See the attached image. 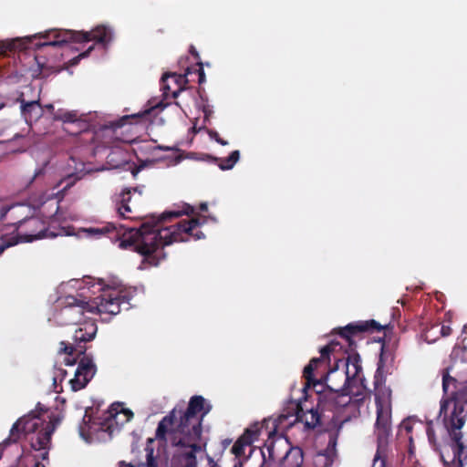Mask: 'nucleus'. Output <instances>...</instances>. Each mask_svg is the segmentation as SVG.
<instances>
[{"label": "nucleus", "mask_w": 467, "mask_h": 467, "mask_svg": "<svg viewBox=\"0 0 467 467\" xmlns=\"http://www.w3.org/2000/svg\"><path fill=\"white\" fill-rule=\"evenodd\" d=\"M257 430H246L245 433L233 445L231 451L236 458L244 453V447L249 446L253 442V437L257 435Z\"/></svg>", "instance_id": "obj_25"}, {"label": "nucleus", "mask_w": 467, "mask_h": 467, "mask_svg": "<svg viewBox=\"0 0 467 467\" xmlns=\"http://www.w3.org/2000/svg\"><path fill=\"white\" fill-rule=\"evenodd\" d=\"M321 388L322 389L317 390V408L322 410H332L333 408H335L336 400L339 390H347V387L343 389V386L339 389H333L327 386V390L323 389V386Z\"/></svg>", "instance_id": "obj_19"}, {"label": "nucleus", "mask_w": 467, "mask_h": 467, "mask_svg": "<svg viewBox=\"0 0 467 467\" xmlns=\"http://www.w3.org/2000/svg\"><path fill=\"white\" fill-rule=\"evenodd\" d=\"M441 335L446 337V336H449L451 334V327L449 326H445L443 325L441 327Z\"/></svg>", "instance_id": "obj_48"}, {"label": "nucleus", "mask_w": 467, "mask_h": 467, "mask_svg": "<svg viewBox=\"0 0 467 467\" xmlns=\"http://www.w3.org/2000/svg\"><path fill=\"white\" fill-rule=\"evenodd\" d=\"M55 119H59V120H62L64 123H65V127H64V130L68 132V133H74L76 134L77 132H74L70 126H81L82 127V130L80 131V139H81V141L83 142H93L92 140H83V137H82V132L86 130H96V129H90L89 128V124L86 121H83V120H80L78 119V113L77 111H63V110H58L56 114H55Z\"/></svg>", "instance_id": "obj_14"}, {"label": "nucleus", "mask_w": 467, "mask_h": 467, "mask_svg": "<svg viewBox=\"0 0 467 467\" xmlns=\"http://www.w3.org/2000/svg\"><path fill=\"white\" fill-rule=\"evenodd\" d=\"M288 447V442L286 440H283L281 438L270 441L269 443L265 444L264 449L262 450V455L264 457V460H266V452L268 454V460L271 461H279L280 458L283 456L279 453V451L281 449H286Z\"/></svg>", "instance_id": "obj_24"}, {"label": "nucleus", "mask_w": 467, "mask_h": 467, "mask_svg": "<svg viewBox=\"0 0 467 467\" xmlns=\"http://www.w3.org/2000/svg\"><path fill=\"white\" fill-rule=\"evenodd\" d=\"M131 190V192H138L140 195L142 194L143 186H137L133 188H130Z\"/></svg>", "instance_id": "obj_50"}, {"label": "nucleus", "mask_w": 467, "mask_h": 467, "mask_svg": "<svg viewBox=\"0 0 467 467\" xmlns=\"http://www.w3.org/2000/svg\"><path fill=\"white\" fill-rule=\"evenodd\" d=\"M383 327L375 320L361 321L358 323H350L345 327L340 328V336L351 344L350 337L358 333L365 331H380Z\"/></svg>", "instance_id": "obj_17"}, {"label": "nucleus", "mask_w": 467, "mask_h": 467, "mask_svg": "<svg viewBox=\"0 0 467 467\" xmlns=\"http://www.w3.org/2000/svg\"><path fill=\"white\" fill-rule=\"evenodd\" d=\"M71 130L74 131V132H78L76 134L74 133H69L70 135H73V136H77L78 137V142L83 145L85 144H88V142H83L81 141V139H80V131L82 130V127L81 126H70ZM92 144H94V146H96L97 144L94 143V142H91Z\"/></svg>", "instance_id": "obj_43"}, {"label": "nucleus", "mask_w": 467, "mask_h": 467, "mask_svg": "<svg viewBox=\"0 0 467 467\" xmlns=\"http://www.w3.org/2000/svg\"><path fill=\"white\" fill-rule=\"evenodd\" d=\"M42 421L34 412L20 418L11 428L10 436L5 441V444L16 442L21 433H32L38 430Z\"/></svg>", "instance_id": "obj_11"}, {"label": "nucleus", "mask_w": 467, "mask_h": 467, "mask_svg": "<svg viewBox=\"0 0 467 467\" xmlns=\"http://www.w3.org/2000/svg\"><path fill=\"white\" fill-rule=\"evenodd\" d=\"M420 338L427 344H433L438 340V331L434 326L424 327L420 334Z\"/></svg>", "instance_id": "obj_32"}, {"label": "nucleus", "mask_w": 467, "mask_h": 467, "mask_svg": "<svg viewBox=\"0 0 467 467\" xmlns=\"http://www.w3.org/2000/svg\"><path fill=\"white\" fill-rule=\"evenodd\" d=\"M131 201V190L125 189L118 197L117 203L129 204Z\"/></svg>", "instance_id": "obj_39"}, {"label": "nucleus", "mask_w": 467, "mask_h": 467, "mask_svg": "<svg viewBox=\"0 0 467 467\" xmlns=\"http://www.w3.org/2000/svg\"><path fill=\"white\" fill-rule=\"evenodd\" d=\"M346 390H342V392H338L337 398L336 400L335 408L337 407H345L351 401V397H349L348 392H345Z\"/></svg>", "instance_id": "obj_34"}, {"label": "nucleus", "mask_w": 467, "mask_h": 467, "mask_svg": "<svg viewBox=\"0 0 467 467\" xmlns=\"http://www.w3.org/2000/svg\"><path fill=\"white\" fill-rule=\"evenodd\" d=\"M342 424H343V421L338 426L337 432L329 435V441H328L327 448V450L328 451H334L336 450L337 435L342 427Z\"/></svg>", "instance_id": "obj_38"}, {"label": "nucleus", "mask_w": 467, "mask_h": 467, "mask_svg": "<svg viewBox=\"0 0 467 467\" xmlns=\"http://www.w3.org/2000/svg\"><path fill=\"white\" fill-rule=\"evenodd\" d=\"M61 420V417L58 415L50 418L46 427L32 440L31 446L34 450L46 449L47 444H50L51 436L56 428L60 424Z\"/></svg>", "instance_id": "obj_15"}, {"label": "nucleus", "mask_w": 467, "mask_h": 467, "mask_svg": "<svg viewBox=\"0 0 467 467\" xmlns=\"http://www.w3.org/2000/svg\"><path fill=\"white\" fill-rule=\"evenodd\" d=\"M379 467H384V462L383 461L380 462Z\"/></svg>", "instance_id": "obj_61"}, {"label": "nucleus", "mask_w": 467, "mask_h": 467, "mask_svg": "<svg viewBox=\"0 0 467 467\" xmlns=\"http://www.w3.org/2000/svg\"><path fill=\"white\" fill-rule=\"evenodd\" d=\"M240 158L239 150L232 151L226 158H215L221 170H231Z\"/></svg>", "instance_id": "obj_30"}, {"label": "nucleus", "mask_w": 467, "mask_h": 467, "mask_svg": "<svg viewBox=\"0 0 467 467\" xmlns=\"http://www.w3.org/2000/svg\"><path fill=\"white\" fill-rule=\"evenodd\" d=\"M145 465L144 464H140L138 466H134L133 464L131 463H129L128 467H144Z\"/></svg>", "instance_id": "obj_56"}, {"label": "nucleus", "mask_w": 467, "mask_h": 467, "mask_svg": "<svg viewBox=\"0 0 467 467\" xmlns=\"http://www.w3.org/2000/svg\"><path fill=\"white\" fill-rule=\"evenodd\" d=\"M124 303L129 304L128 301L125 300V296L104 292L90 302L91 313H106L115 316L120 312V306Z\"/></svg>", "instance_id": "obj_9"}, {"label": "nucleus", "mask_w": 467, "mask_h": 467, "mask_svg": "<svg viewBox=\"0 0 467 467\" xmlns=\"http://www.w3.org/2000/svg\"><path fill=\"white\" fill-rule=\"evenodd\" d=\"M5 107V104H0V109H2Z\"/></svg>", "instance_id": "obj_62"}, {"label": "nucleus", "mask_w": 467, "mask_h": 467, "mask_svg": "<svg viewBox=\"0 0 467 467\" xmlns=\"http://www.w3.org/2000/svg\"><path fill=\"white\" fill-rule=\"evenodd\" d=\"M60 373L62 374L63 377H65V375L67 374V372L65 370H59Z\"/></svg>", "instance_id": "obj_59"}, {"label": "nucleus", "mask_w": 467, "mask_h": 467, "mask_svg": "<svg viewBox=\"0 0 467 467\" xmlns=\"http://www.w3.org/2000/svg\"><path fill=\"white\" fill-rule=\"evenodd\" d=\"M117 211L119 214L123 218H129L127 213H131V209L129 204L117 203Z\"/></svg>", "instance_id": "obj_41"}, {"label": "nucleus", "mask_w": 467, "mask_h": 467, "mask_svg": "<svg viewBox=\"0 0 467 467\" xmlns=\"http://www.w3.org/2000/svg\"><path fill=\"white\" fill-rule=\"evenodd\" d=\"M209 136L212 138V139H214L216 142L222 144L223 146H224L225 144H227V142L223 140H222L220 137H219V134L215 131H209L208 132Z\"/></svg>", "instance_id": "obj_45"}, {"label": "nucleus", "mask_w": 467, "mask_h": 467, "mask_svg": "<svg viewBox=\"0 0 467 467\" xmlns=\"http://www.w3.org/2000/svg\"><path fill=\"white\" fill-rule=\"evenodd\" d=\"M194 132H195V133H199V134H201V135H202V134H205V133H206V131H205V130H200L199 131H195V130H194Z\"/></svg>", "instance_id": "obj_58"}, {"label": "nucleus", "mask_w": 467, "mask_h": 467, "mask_svg": "<svg viewBox=\"0 0 467 467\" xmlns=\"http://www.w3.org/2000/svg\"><path fill=\"white\" fill-rule=\"evenodd\" d=\"M212 406L206 404L202 396L191 398L186 410H178L174 408L168 415L162 418L156 430L158 440H166L169 429L181 431L192 432V437L202 436V421L203 417L209 413Z\"/></svg>", "instance_id": "obj_3"}, {"label": "nucleus", "mask_w": 467, "mask_h": 467, "mask_svg": "<svg viewBox=\"0 0 467 467\" xmlns=\"http://www.w3.org/2000/svg\"><path fill=\"white\" fill-rule=\"evenodd\" d=\"M153 107L133 114H126L119 119L96 128V130H84L83 140H92L96 146H110L115 142L139 144L148 141L157 142L152 139L149 129L153 124Z\"/></svg>", "instance_id": "obj_2"}, {"label": "nucleus", "mask_w": 467, "mask_h": 467, "mask_svg": "<svg viewBox=\"0 0 467 467\" xmlns=\"http://www.w3.org/2000/svg\"><path fill=\"white\" fill-rule=\"evenodd\" d=\"M97 368L92 358L84 356L78 366L75 377L69 383L73 391L84 389L96 374Z\"/></svg>", "instance_id": "obj_10"}, {"label": "nucleus", "mask_w": 467, "mask_h": 467, "mask_svg": "<svg viewBox=\"0 0 467 467\" xmlns=\"http://www.w3.org/2000/svg\"><path fill=\"white\" fill-rule=\"evenodd\" d=\"M442 389L445 398L440 410V416L442 412L444 413V427L456 443L458 451L461 452L464 448L462 442L461 429L465 423V417L462 405L455 400L457 393L456 379L448 374H443Z\"/></svg>", "instance_id": "obj_4"}, {"label": "nucleus", "mask_w": 467, "mask_h": 467, "mask_svg": "<svg viewBox=\"0 0 467 467\" xmlns=\"http://www.w3.org/2000/svg\"><path fill=\"white\" fill-rule=\"evenodd\" d=\"M404 427L406 428V430H407L408 431H410V426H407V425H405V424H404Z\"/></svg>", "instance_id": "obj_60"}, {"label": "nucleus", "mask_w": 467, "mask_h": 467, "mask_svg": "<svg viewBox=\"0 0 467 467\" xmlns=\"http://www.w3.org/2000/svg\"><path fill=\"white\" fill-rule=\"evenodd\" d=\"M124 148H111V151L107 156V164L112 169L125 168L131 169L133 177L140 171V167L132 168L134 163H131L125 156Z\"/></svg>", "instance_id": "obj_16"}, {"label": "nucleus", "mask_w": 467, "mask_h": 467, "mask_svg": "<svg viewBox=\"0 0 467 467\" xmlns=\"http://www.w3.org/2000/svg\"><path fill=\"white\" fill-rule=\"evenodd\" d=\"M94 49V46H90L85 52L80 53L76 58H74V64L77 63L80 58L86 57Z\"/></svg>", "instance_id": "obj_46"}, {"label": "nucleus", "mask_w": 467, "mask_h": 467, "mask_svg": "<svg viewBox=\"0 0 467 467\" xmlns=\"http://www.w3.org/2000/svg\"><path fill=\"white\" fill-rule=\"evenodd\" d=\"M163 151V154L157 158L159 161H165L168 166L178 164L182 159V153L179 150V148H157Z\"/></svg>", "instance_id": "obj_26"}, {"label": "nucleus", "mask_w": 467, "mask_h": 467, "mask_svg": "<svg viewBox=\"0 0 467 467\" xmlns=\"http://www.w3.org/2000/svg\"><path fill=\"white\" fill-rule=\"evenodd\" d=\"M147 467H169L167 458L157 454L154 456L153 449L147 448L146 455Z\"/></svg>", "instance_id": "obj_29"}, {"label": "nucleus", "mask_w": 467, "mask_h": 467, "mask_svg": "<svg viewBox=\"0 0 467 467\" xmlns=\"http://www.w3.org/2000/svg\"><path fill=\"white\" fill-rule=\"evenodd\" d=\"M330 351H331V348L329 346H326V347L322 348L320 349L321 357L320 358H313L310 360L309 364H312L314 366V368H316L317 364L320 363L325 357L328 356Z\"/></svg>", "instance_id": "obj_37"}, {"label": "nucleus", "mask_w": 467, "mask_h": 467, "mask_svg": "<svg viewBox=\"0 0 467 467\" xmlns=\"http://www.w3.org/2000/svg\"><path fill=\"white\" fill-rule=\"evenodd\" d=\"M35 467H46V466L43 463L37 462H36Z\"/></svg>", "instance_id": "obj_55"}, {"label": "nucleus", "mask_w": 467, "mask_h": 467, "mask_svg": "<svg viewBox=\"0 0 467 467\" xmlns=\"http://www.w3.org/2000/svg\"><path fill=\"white\" fill-rule=\"evenodd\" d=\"M168 440L176 447L172 458V467H197L196 454L202 452V446L198 443L201 437L192 438V432L169 429Z\"/></svg>", "instance_id": "obj_6"}, {"label": "nucleus", "mask_w": 467, "mask_h": 467, "mask_svg": "<svg viewBox=\"0 0 467 467\" xmlns=\"http://www.w3.org/2000/svg\"><path fill=\"white\" fill-rule=\"evenodd\" d=\"M53 35L54 39L36 43L37 47H60L69 42L84 43L96 41L100 44H108L111 41V30L105 26H98L91 31H74V30H50L44 34H39V37L49 38Z\"/></svg>", "instance_id": "obj_5"}, {"label": "nucleus", "mask_w": 467, "mask_h": 467, "mask_svg": "<svg viewBox=\"0 0 467 467\" xmlns=\"http://www.w3.org/2000/svg\"><path fill=\"white\" fill-rule=\"evenodd\" d=\"M339 362L346 367L345 380L343 384V389H345L349 384V381L355 379L362 369L360 365V357L357 354L348 356L346 360L339 359L337 363ZM338 366L339 365L337 364V369L338 368Z\"/></svg>", "instance_id": "obj_21"}, {"label": "nucleus", "mask_w": 467, "mask_h": 467, "mask_svg": "<svg viewBox=\"0 0 467 467\" xmlns=\"http://www.w3.org/2000/svg\"><path fill=\"white\" fill-rule=\"evenodd\" d=\"M190 53L197 61H200V55L192 45L190 47Z\"/></svg>", "instance_id": "obj_47"}, {"label": "nucleus", "mask_w": 467, "mask_h": 467, "mask_svg": "<svg viewBox=\"0 0 467 467\" xmlns=\"http://www.w3.org/2000/svg\"><path fill=\"white\" fill-rule=\"evenodd\" d=\"M376 435L378 446L387 444L388 437L390 434V408L377 407Z\"/></svg>", "instance_id": "obj_13"}, {"label": "nucleus", "mask_w": 467, "mask_h": 467, "mask_svg": "<svg viewBox=\"0 0 467 467\" xmlns=\"http://www.w3.org/2000/svg\"><path fill=\"white\" fill-rule=\"evenodd\" d=\"M173 96H174V97H176V96H177V92H176V91H174V92H173Z\"/></svg>", "instance_id": "obj_64"}, {"label": "nucleus", "mask_w": 467, "mask_h": 467, "mask_svg": "<svg viewBox=\"0 0 467 467\" xmlns=\"http://www.w3.org/2000/svg\"><path fill=\"white\" fill-rule=\"evenodd\" d=\"M310 420H306V425L308 428L314 429L319 423V415L317 410L311 409L309 411Z\"/></svg>", "instance_id": "obj_36"}, {"label": "nucleus", "mask_w": 467, "mask_h": 467, "mask_svg": "<svg viewBox=\"0 0 467 467\" xmlns=\"http://www.w3.org/2000/svg\"><path fill=\"white\" fill-rule=\"evenodd\" d=\"M207 460H208L209 467H222V466H221L217 462H215L212 457L207 456ZM234 467H241V462H240L239 460H237V461L234 462Z\"/></svg>", "instance_id": "obj_44"}, {"label": "nucleus", "mask_w": 467, "mask_h": 467, "mask_svg": "<svg viewBox=\"0 0 467 467\" xmlns=\"http://www.w3.org/2000/svg\"><path fill=\"white\" fill-rule=\"evenodd\" d=\"M24 223H29L32 226L38 225V224L44 226V223L42 221H40L38 218H36V217L23 218L22 220H19L15 224H16L17 228H18V227H20ZM56 236H57L56 234H54L53 232H48L47 229L43 227L36 234H30L28 235H26L25 238H23V240L26 241V242H32V241L36 240V239H42V238H47V237H56Z\"/></svg>", "instance_id": "obj_22"}, {"label": "nucleus", "mask_w": 467, "mask_h": 467, "mask_svg": "<svg viewBox=\"0 0 467 467\" xmlns=\"http://www.w3.org/2000/svg\"><path fill=\"white\" fill-rule=\"evenodd\" d=\"M431 424H432V421L428 422L426 431H427L429 441L435 445V431H434V429L431 426Z\"/></svg>", "instance_id": "obj_42"}, {"label": "nucleus", "mask_w": 467, "mask_h": 467, "mask_svg": "<svg viewBox=\"0 0 467 467\" xmlns=\"http://www.w3.org/2000/svg\"><path fill=\"white\" fill-rule=\"evenodd\" d=\"M16 101L21 104V114L26 122L37 119L42 115V109L39 100L26 101L21 94Z\"/></svg>", "instance_id": "obj_20"}, {"label": "nucleus", "mask_w": 467, "mask_h": 467, "mask_svg": "<svg viewBox=\"0 0 467 467\" xmlns=\"http://www.w3.org/2000/svg\"><path fill=\"white\" fill-rule=\"evenodd\" d=\"M303 463V451L298 447H286L280 458L279 467H300Z\"/></svg>", "instance_id": "obj_23"}, {"label": "nucleus", "mask_w": 467, "mask_h": 467, "mask_svg": "<svg viewBox=\"0 0 467 467\" xmlns=\"http://www.w3.org/2000/svg\"><path fill=\"white\" fill-rule=\"evenodd\" d=\"M63 305L64 306L56 316L57 322L62 326L77 324L86 311L91 312L90 302L78 299L74 296H66Z\"/></svg>", "instance_id": "obj_7"}, {"label": "nucleus", "mask_w": 467, "mask_h": 467, "mask_svg": "<svg viewBox=\"0 0 467 467\" xmlns=\"http://www.w3.org/2000/svg\"><path fill=\"white\" fill-rule=\"evenodd\" d=\"M24 207L22 205H19V204H16V205H2L0 207V221H4L7 215V213L10 212V211H20L22 210Z\"/></svg>", "instance_id": "obj_35"}, {"label": "nucleus", "mask_w": 467, "mask_h": 467, "mask_svg": "<svg viewBox=\"0 0 467 467\" xmlns=\"http://www.w3.org/2000/svg\"><path fill=\"white\" fill-rule=\"evenodd\" d=\"M52 108H53V106H52V105H48V106H47V109H52Z\"/></svg>", "instance_id": "obj_63"}, {"label": "nucleus", "mask_w": 467, "mask_h": 467, "mask_svg": "<svg viewBox=\"0 0 467 467\" xmlns=\"http://www.w3.org/2000/svg\"><path fill=\"white\" fill-rule=\"evenodd\" d=\"M124 414L127 416V420H130L133 416L132 411L130 410H125Z\"/></svg>", "instance_id": "obj_51"}, {"label": "nucleus", "mask_w": 467, "mask_h": 467, "mask_svg": "<svg viewBox=\"0 0 467 467\" xmlns=\"http://www.w3.org/2000/svg\"><path fill=\"white\" fill-rule=\"evenodd\" d=\"M97 329V326L94 322H86L82 325V327L75 331L73 336V344H67L64 341L60 343V352L69 356L73 355L75 352L78 353L79 355L84 354L86 348L81 346V343L91 341L96 336Z\"/></svg>", "instance_id": "obj_8"}, {"label": "nucleus", "mask_w": 467, "mask_h": 467, "mask_svg": "<svg viewBox=\"0 0 467 467\" xmlns=\"http://www.w3.org/2000/svg\"><path fill=\"white\" fill-rule=\"evenodd\" d=\"M384 367L383 353L380 354L379 360L378 362V368L375 375V401L377 407H387L390 408L391 401V389L381 382V370Z\"/></svg>", "instance_id": "obj_12"}, {"label": "nucleus", "mask_w": 467, "mask_h": 467, "mask_svg": "<svg viewBox=\"0 0 467 467\" xmlns=\"http://www.w3.org/2000/svg\"><path fill=\"white\" fill-rule=\"evenodd\" d=\"M378 459H379V456H378V454H376V455H375V457H374V464H373V467H375V466H376V463H377Z\"/></svg>", "instance_id": "obj_57"}, {"label": "nucleus", "mask_w": 467, "mask_h": 467, "mask_svg": "<svg viewBox=\"0 0 467 467\" xmlns=\"http://www.w3.org/2000/svg\"><path fill=\"white\" fill-rule=\"evenodd\" d=\"M48 446L46 449H40L39 451L44 450V451L41 453L40 457L43 461L47 460L48 458V451H47Z\"/></svg>", "instance_id": "obj_49"}, {"label": "nucleus", "mask_w": 467, "mask_h": 467, "mask_svg": "<svg viewBox=\"0 0 467 467\" xmlns=\"http://www.w3.org/2000/svg\"><path fill=\"white\" fill-rule=\"evenodd\" d=\"M21 239L22 237L11 236L6 240H4L0 244V255L5 251V249L17 244Z\"/></svg>", "instance_id": "obj_33"}, {"label": "nucleus", "mask_w": 467, "mask_h": 467, "mask_svg": "<svg viewBox=\"0 0 467 467\" xmlns=\"http://www.w3.org/2000/svg\"><path fill=\"white\" fill-rule=\"evenodd\" d=\"M207 209H208V206H207V203H206V202H202V203H201V204H200V210H201L202 212H206V211H207Z\"/></svg>", "instance_id": "obj_52"}, {"label": "nucleus", "mask_w": 467, "mask_h": 467, "mask_svg": "<svg viewBox=\"0 0 467 467\" xmlns=\"http://www.w3.org/2000/svg\"><path fill=\"white\" fill-rule=\"evenodd\" d=\"M315 370V368L312 364H308L305 367L303 371V376L306 379V385L304 387V390H306V388H309L310 386L316 387H322V384L319 380L314 379L313 372Z\"/></svg>", "instance_id": "obj_31"}, {"label": "nucleus", "mask_w": 467, "mask_h": 467, "mask_svg": "<svg viewBox=\"0 0 467 467\" xmlns=\"http://www.w3.org/2000/svg\"><path fill=\"white\" fill-rule=\"evenodd\" d=\"M119 467H128L129 463H126L125 462H119Z\"/></svg>", "instance_id": "obj_54"}, {"label": "nucleus", "mask_w": 467, "mask_h": 467, "mask_svg": "<svg viewBox=\"0 0 467 467\" xmlns=\"http://www.w3.org/2000/svg\"><path fill=\"white\" fill-rule=\"evenodd\" d=\"M75 363V359L70 360L68 358H66V364L67 365H73Z\"/></svg>", "instance_id": "obj_53"}, {"label": "nucleus", "mask_w": 467, "mask_h": 467, "mask_svg": "<svg viewBox=\"0 0 467 467\" xmlns=\"http://www.w3.org/2000/svg\"><path fill=\"white\" fill-rule=\"evenodd\" d=\"M193 72L192 68L187 67L185 69V73L183 75H178L176 73H165L161 77V82L163 83L164 89H170L168 86H165L164 83L167 78H174L175 82L180 86L179 91L182 89V85H185L188 82L186 77Z\"/></svg>", "instance_id": "obj_28"}, {"label": "nucleus", "mask_w": 467, "mask_h": 467, "mask_svg": "<svg viewBox=\"0 0 467 467\" xmlns=\"http://www.w3.org/2000/svg\"><path fill=\"white\" fill-rule=\"evenodd\" d=\"M32 154L39 167L35 171L34 176L27 182L26 187L30 186L34 181L39 179L45 174L46 168L52 159L50 148H35Z\"/></svg>", "instance_id": "obj_18"}, {"label": "nucleus", "mask_w": 467, "mask_h": 467, "mask_svg": "<svg viewBox=\"0 0 467 467\" xmlns=\"http://www.w3.org/2000/svg\"><path fill=\"white\" fill-rule=\"evenodd\" d=\"M194 208L187 203L183 204L182 211H167L160 216L150 215L146 218L140 228L128 227L110 223L103 228H91L89 233L102 234L116 231L117 236L120 238L121 248L133 247L135 251L144 255L152 265H159L158 251L165 245L173 242H186L182 234L192 235L195 239L204 238L202 232L193 234L192 231L202 223L199 219L193 218L190 221H182L178 223L163 226L164 222L178 218L182 214H192Z\"/></svg>", "instance_id": "obj_1"}, {"label": "nucleus", "mask_w": 467, "mask_h": 467, "mask_svg": "<svg viewBox=\"0 0 467 467\" xmlns=\"http://www.w3.org/2000/svg\"><path fill=\"white\" fill-rule=\"evenodd\" d=\"M26 41L21 38L0 41V56L26 48Z\"/></svg>", "instance_id": "obj_27"}, {"label": "nucleus", "mask_w": 467, "mask_h": 467, "mask_svg": "<svg viewBox=\"0 0 467 467\" xmlns=\"http://www.w3.org/2000/svg\"><path fill=\"white\" fill-rule=\"evenodd\" d=\"M196 65L198 66V68L194 69V72L198 74V83L201 85L206 81L203 64L202 61H197Z\"/></svg>", "instance_id": "obj_40"}]
</instances>
